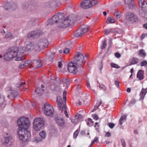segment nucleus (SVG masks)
I'll use <instances>...</instances> for the list:
<instances>
[{
    "mask_svg": "<svg viewBox=\"0 0 147 147\" xmlns=\"http://www.w3.org/2000/svg\"><path fill=\"white\" fill-rule=\"evenodd\" d=\"M42 111L47 116L52 117L54 115V109L50 105L45 104L43 108Z\"/></svg>",
    "mask_w": 147,
    "mask_h": 147,
    "instance_id": "obj_9",
    "label": "nucleus"
},
{
    "mask_svg": "<svg viewBox=\"0 0 147 147\" xmlns=\"http://www.w3.org/2000/svg\"><path fill=\"white\" fill-rule=\"evenodd\" d=\"M67 92L64 91L63 96H58L57 98V107L59 109V115L63 116L65 115L67 117H68V115L66 109L65 104L66 101Z\"/></svg>",
    "mask_w": 147,
    "mask_h": 147,
    "instance_id": "obj_3",
    "label": "nucleus"
},
{
    "mask_svg": "<svg viewBox=\"0 0 147 147\" xmlns=\"http://www.w3.org/2000/svg\"><path fill=\"white\" fill-rule=\"evenodd\" d=\"M62 62L61 61H59L58 62V66L60 68L61 66Z\"/></svg>",
    "mask_w": 147,
    "mask_h": 147,
    "instance_id": "obj_63",
    "label": "nucleus"
},
{
    "mask_svg": "<svg viewBox=\"0 0 147 147\" xmlns=\"http://www.w3.org/2000/svg\"><path fill=\"white\" fill-rule=\"evenodd\" d=\"M143 26L144 28L147 29V23L144 24Z\"/></svg>",
    "mask_w": 147,
    "mask_h": 147,
    "instance_id": "obj_64",
    "label": "nucleus"
},
{
    "mask_svg": "<svg viewBox=\"0 0 147 147\" xmlns=\"http://www.w3.org/2000/svg\"><path fill=\"white\" fill-rule=\"evenodd\" d=\"M139 54L142 57H145L146 55V53L143 49L139 50Z\"/></svg>",
    "mask_w": 147,
    "mask_h": 147,
    "instance_id": "obj_37",
    "label": "nucleus"
},
{
    "mask_svg": "<svg viewBox=\"0 0 147 147\" xmlns=\"http://www.w3.org/2000/svg\"><path fill=\"white\" fill-rule=\"evenodd\" d=\"M121 142L122 143V146L123 147H126L125 146V141L123 139L121 140Z\"/></svg>",
    "mask_w": 147,
    "mask_h": 147,
    "instance_id": "obj_55",
    "label": "nucleus"
},
{
    "mask_svg": "<svg viewBox=\"0 0 147 147\" xmlns=\"http://www.w3.org/2000/svg\"><path fill=\"white\" fill-rule=\"evenodd\" d=\"M48 44L47 40L45 38H42L38 39L35 43L36 49V50L40 49L47 47Z\"/></svg>",
    "mask_w": 147,
    "mask_h": 147,
    "instance_id": "obj_8",
    "label": "nucleus"
},
{
    "mask_svg": "<svg viewBox=\"0 0 147 147\" xmlns=\"http://www.w3.org/2000/svg\"><path fill=\"white\" fill-rule=\"evenodd\" d=\"M4 101V98H0V107H1Z\"/></svg>",
    "mask_w": 147,
    "mask_h": 147,
    "instance_id": "obj_54",
    "label": "nucleus"
},
{
    "mask_svg": "<svg viewBox=\"0 0 147 147\" xmlns=\"http://www.w3.org/2000/svg\"><path fill=\"white\" fill-rule=\"evenodd\" d=\"M48 44L47 40L45 38H42L38 39L35 43L36 49V50L40 49L47 47Z\"/></svg>",
    "mask_w": 147,
    "mask_h": 147,
    "instance_id": "obj_7",
    "label": "nucleus"
},
{
    "mask_svg": "<svg viewBox=\"0 0 147 147\" xmlns=\"http://www.w3.org/2000/svg\"><path fill=\"white\" fill-rule=\"evenodd\" d=\"M29 7L28 3L27 2H26L23 3L22 5V7L24 9H27Z\"/></svg>",
    "mask_w": 147,
    "mask_h": 147,
    "instance_id": "obj_41",
    "label": "nucleus"
},
{
    "mask_svg": "<svg viewBox=\"0 0 147 147\" xmlns=\"http://www.w3.org/2000/svg\"><path fill=\"white\" fill-rule=\"evenodd\" d=\"M88 29V27L87 25H82L77 30L75 35L77 37H79L87 32Z\"/></svg>",
    "mask_w": 147,
    "mask_h": 147,
    "instance_id": "obj_12",
    "label": "nucleus"
},
{
    "mask_svg": "<svg viewBox=\"0 0 147 147\" xmlns=\"http://www.w3.org/2000/svg\"><path fill=\"white\" fill-rule=\"evenodd\" d=\"M71 121L72 123H74V124H77L79 122L78 121L76 117L74 119H71Z\"/></svg>",
    "mask_w": 147,
    "mask_h": 147,
    "instance_id": "obj_45",
    "label": "nucleus"
},
{
    "mask_svg": "<svg viewBox=\"0 0 147 147\" xmlns=\"http://www.w3.org/2000/svg\"><path fill=\"white\" fill-rule=\"evenodd\" d=\"M106 46V42L105 40H104L102 41V49H104Z\"/></svg>",
    "mask_w": 147,
    "mask_h": 147,
    "instance_id": "obj_50",
    "label": "nucleus"
},
{
    "mask_svg": "<svg viewBox=\"0 0 147 147\" xmlns=\"http://www.w3.org/2000/svg\"><path fill=\"white\" fill-rule=\"evenodd\" d=\"M115 20L112 17H109L107 18L106 21L107 24L113 23H114Z\"/></svg>",
    "mask_w": 147,
    "mask_h": 147,
    "instance_id": "obj_32",
    "label": "nucleus"
},
{
    "mask_svg": "<svg viewBox=\"0 0 147 147\" xmlns=\"http://www.w3.org/2000/svg\"><path fill=\"white\" fill-rule=\"evenodd\" d=\"M60 88V87L59 86L56 87L55 88V90L56 91H59V90Z\"/></svg>",
    "mask_w": 147,
    "mask_h": 147,
    "instance_id": "obj_62",
    "label": "nucleus"
},
{
    "mask_svg": "<svg viewBox=\"0 0 147 147\" xmlns=\"http://www.w3.org/2000/svg\"><path fill=\"white\" fill-rule=\"evenodd\" d=\"M3 7L5 10H7L10 8V4L9 3H6L4 5Z\"/></svg>",
    "mask_w": 147,
    "mask_h": 147,
    "instance_id": "obj_34",
    "label": "nucleus"
},
{
    "mask_svg": "<svg viewBox=\"0 0 147 147\" xmlns=\"http://www.w3.org/2000/svg\"><path fill=\"white\" fill-rule=\"evenodd\" d=\"M104 32L105 34H109L111 33L110 29L105 30Z\"/></svg>",
    "mask_w": 147,
    "mask_h": 147,
    "instance_id": "obj_47",
    "label": "nucleus"
},
{
    "mask_svg": "<svg viewBox=\"0 0 147 147\" xmlns=\"http://www.w3.org/2000/svg\"><path fill=\"white\" fill-rule=\"evenodd\" d=\"M115 125V124L112 123H110L109 124V127L111 129H112L114 127Z\"/></svg>",
    "mask_w": 147,
    "mask_h": 147,
    "instance_id": "obj_56",
    "label": "nucleus"
},
{
    "mask_svg": "<svg viewBox=\"0 0 147 147\" xmlns=\"http://www.w3.org/2000/svg\"><path fill=\"white\" fill-rule=\"evenodd\" d=\"M74 17V16L71 15L65 19L63 20L62 19L58 24L59 27L61 28H64L72 25L75 22L76 19Z\"/></svg>",
    "mask_w": 147,
    "mask_h": 147,
    "instance_id": "obj_4",
    "label": "nucleus"
},
{
    "mask_svg": "<svg viewBox=\"0 0 147 147\" xmlns=\"http://www.w3.org/2000/svg\"><path fill=\"white\" fill-rule=\"evenodd\" d=\"M43 91V89H41L40 88H38L35 90V92H36L37 94H39L40 95H41L42 94Z\"/></svg>",
    "mask_w": 147,
    "mask_h": 147,
    "instance_id": "obj_31",
    "label": "nucleus"
},
{
    "mask_svg": "<svg viewBox=\"0 0 147 147\" xmlns=\"http://www.w3.org/2000/svg\"><path fill=\"white\" fill-rule=\"evenodd\" d=\"M80 65H78V64L75 63V62H73L72 61H71L68 64V70L70 72L74 74H76L78 71V68Z\"/></svg>",
    "mask_w": 147,
    "mask_h": 147,
    "instance_id": "obj_10",
    "label": "nucleus"
},
{
    "mask_svg": "<svg viewBox=\"0 0 147 147\" xmlns=\"http://www.w3.org/2000/svg\"><path fill=\"white\" fill-rule=\"evenodd\" d=\"M115 56L117 58H119L121 57V55L119 53H116L115 54Z\"/></svg>",
    "mask_w": 147,
    "mask_h": 147,
    "instance_id": "obj_59",
    "label": "nucleus"
},
{
    "mask_svg": "<svg viewBox=\"0 0 147 147\" xmlns=\"http://www.w3.org/2000/svg\"><path fill=\"white\" fill-rule=\"evenodd\" d=\"M30 121L27 118L24 117L19 119L17 124L19 127L17 133L20 140L24 142L28 141L31 136V134L27 129L30 126Z\"/></svg>",
    "mask_w": 147,
    "mask_h": 147,
    "instance_id": "obj_1",
    "label": "nucleus"
},
{
    "mask_svg": "<svg viewBox=\"0 0 147 147\" xmlns=\"http://www.w3.org/2000/svg\"><path fill=\"white\" fill-rule=\"evenodd\" d=\"M138 4L142 10H141L147 11V3L144 0H139Z\"/></svg>",
    "mask_w": 147,
    "mask_h": 147,
    "instance_id": "obj_18",
    "label": "nucleus"
},
{
    "mask_svg": "<svg viewBox=\"0 0 147 147\" xmlns=\"http://www.w3.org/2000/svg\"><path fill=\"white\" fill-rule=\"evenodd\" d=\"M23 52L21 48L19 50L18 47H14L8 50L4 55V58L7 61H10L15 58H16L15 60L17 61L24 60V57L21 56L20 54Z\"/></svg>",
    "mask_w": 147,
    "mask_h": 147,
    "instance_id": "obj_2",
    "label": "nucleus"
},
{
    "mask_svg": "<svg viewBox=\"0 0 147 147\" xmlns=\"http://www.w3.org/2000/svg\"><path fill=\"white\" fill-rule=\"evenodd\" d=\"M34 65L36 68H38L42 66V63H41V60L38 59L35 61Z\"/></svg>",
    "mask_w": 147,
    "mask_h": 147,
    "instance_id": "obj_24",
    "label": "nucleus"
},
{
    "mask_svg": "<svg viewBox=\"0 0 147 147\" xmlns=\"http://www.w3.org/2000/svg\"><path fill=\"white\" fill-rule=\"evenodd\" d=\"M125 16L126 19L132 23L138 21L137 16L134 13L132 12H129L126 13Z\"/></svg>",
    "mask_w": 147,
    "mask_h": 147,
    "instance_id": "obj_13",
    "label": "nucleus"
},
{
    "mask_svg": "<svg viewBox=\"0 0 147 147\" xmlns=\"http://www.w3.org/2000/svg\"><path fill=\"white\" fill-rule=\"evenodd\" d=\"M11 93L12 94L14 97H16L18 95V93L17 91L14 90L11 91Z\"/></svg>",
    "mask_w": 147,
    "mask_h": 147,
    "instance_id": "obj_43",
    "label": "nucleus"
},
{
    "mask_svg": "<svg viewBox=\"0 0 147 147\" xmlns=\"http://www.w3.org/2000/svg\"><path fill=\"white\" fill-rule=\"evenodd\" d=\"M19 50L21 48L23 52L20 53L21 56H22L23 53L25 51H32L33 50H36V49L35 43L31 41H28L26 42L25 45L24 47H18Z\"/></svg>",
    "mask_w": 147,
    "mask_h": 147,
    "instance_id": "obj_6",
    "label": "nucleus"
},
{
    "mask_svg": "<svg viewBox=\"0 0 147 147\" xmlns=\"http://www.w3.org/2000/svg\"><path fill=\"white\" fill-rule=\"evenodd\" d=\"M55 121L58 125L61 127H63L65 126V121L62 117L59 116L55 117Z\"/></svg>",
    "mask_w": 147,
    "mask_h": 147,
    "instance_id": "obj_15",
    "label": "nucleus"
},
{
    "mask_svg": "<svg viewBox=\"0 0 147 147\" xmlns=\"http://www.w3.org/2000/svg\"><path fill=\"white\" fill-rule=\"evenodd\" d=\"M78 134V131L77 130H76L75 131L73 135V138H76Z\"/></svg>",
    "mask_w": 147,
    "mask_h": 147,
    "instance_id": "obj_49",
    "label": "nucleus"
},
{
    "mask_svg": "<svg viewBox=\"0 0 147 147\" xmlns=\"http://www.w3.org/2000/svg\"><path fill=\"white\" fill-rule=\"evenodd\" d=\"M12 137L10 132H6L4 135L3 138L2 140V142L4 145H7L11 140Z\"/></svg>",
    "mask_w": 147,
    "mask_h": 147,
    "instance_id": "obj_14",
    "label": "nucleus"
},
{
    "mask_svg": "<svg viewBox=\"0 0 147 147\" xmlns=\"http://www.w3.org/2000/svg\"><path fill=\"white\" fill-rule=\"evenodd\" d=\"M88 122L87 123V125H89L90 124L91 121H92V119L90 118H88Z\"/></svg>",
    "mask_w": 147,
    "mask_h": 147,
    "instance_id": "obj_60",
    "label": "nucleus"
},
{
    "mask_svg": "<svg viewBox=\"0 0 147 147\" xmlns=\"http://www.w3.org/2000/svg\"><path fill=\"white\" fill-rule=\"evenodd\" d=\"M99 86L100 88H101V89H105V86L103 84H101V85H99Z\"/></svg>",
    "mask_w": 147,
    "mask_h": 147,
    "instance_id": "obj_61",
    "label": "nucleus"
},
{
    "mask_svg": "<svg viewBox=\"0 0 147 147\" xmlns=\"http://www.w3.org/2000/svg\"><path fill=\"white\" fill-rule=\"evenodd\" d=\"M69 51L70 50L69 49L67 48H65L63 52L64 53L67 54L69 53Z\"/></svg>",
    "mask_w": 147,
    "mask_h": 147,
    "instance_id": "obj_52",
    "label": "nucleus"
},
{
    "mask_svg": "<svg viewBox=\"0 0 147 147\" xmlns=\"http://www.w3.org/2000/svg\"><path fill=\"white\" fill-rule=\"evenodd\" d=\"M102 102L101 100H100L97 102L96 103V105L94 107V108L93 109L92 111H96L97 109H98V108L100 106L101 103H102Z\"/></svg>",
    "mask_w": 147,
    "mask_h": 147,
    "instance_id": "obj_29",
    "label": "nucleus"
},
{
    "mask_svg": "<svg viewBox=\"0 0 147 147\" xmlns=\"http://www.w3.org/2000/svg\"><path fill=\"white\" fill-rule=\"evenodd\" d=\"M98 138L96 137L94 138V140L91 142V144H93L95 142H98Z\"/></svg>",
    "mask_w": 147,
    "mask_h": 147,
    "instance_id": "obj_51",
    "label": "nucleus"
},
{
    "mask_svg": "<svg viewBox=\"0 0 147 147\" xmlns=\"http://www.w3.org/2000/svg\"><path fill=\"white\" fill-rule=\"evenodd\" d=\"M55 56V53H51L48 56V59L49 61L51 62L53 60V59Z\"/></svg>",
    "mask_w": 147,
    "mask_h": 147,
    "instance_id": "obj_33",
    "label": "nucleus"
},
{
    "mask_svg": "<svg viewBox=\"0 0 147 147\" xmlns=\"http://www.w3.org/2000/svg\"><path fill=\"white\" fill-rule=\"evenodd\" d=\"M64 14L62 13H57L54 15L52 18L54 22L56 23H57L59 21V22L62 19L64 18Z\"/></svg>",
    "mask_w": 147,
    "mask_h": 147,
    "instance_id": "obj_17",
    "label": "nucleus"
},
{
    "mask_svg": "<svg viewBox=\"0 0 147 147\" xmlns=\"http://www.w3.org/2000/svg\"><path fill=\"white\" fill-rule=\"evenodd\" d=\"M15 36L13 34L10 32H8L6 34L5 38L8 40H11L13 39Z\"/></svg>",
    "mask_w": 147,
    "mask_h": 147,
    "instance_id": "obj_21",
    "label": "nucleus"
},
{
    "mask_svg": "<svg viewBox=\"0 0 147 147\" xmlns=\"http://www.w3.org/2000/svg\"><path fill=\"white\" fill-rule=\"evenodd\" d=\"M28 63L26 61H22L19 65V67L22 69L28 65Z\"/></svg>",
    "mask_w": 147,
    "mask_h": 147,
    "instance_id": "obj_25",
    "label": "nucleus"
},
{
    "mask_svg": "<svg viewBox=\"0 0 147 147\" xmlns=\"http://www.w3.org/2000/svg\"><path fill=\"white\" fill-rule=\"evenodd\" d=\"M111 67H112L117 68H119L120 67V66H119L118 65H117L113 63H111Z\"/></svg>",
    "mask_w": 147,
    "mask_h": 147,
    "instance_id": "obj_44",
    "label": "nucleus"
},
{
    "mask_svg": "<svg viewBox=\"0 0 147 147\" xmlns=\"http://www.w3.org/2000/svg\"><path fill=\"white\" fill-rule=\"evenodd\" d=\"M42 34V32L41 30H36L28 33L27 35V37L28 38L32 39L33 38L36 37L37 35H40Z\"/></svg>",
    "mask_w": 147,
    "mask_h": 147,
    "instance_id": "obj_16",
    "label": "nucleus"
},
{
    "mask_svg": "<svg viewBox=\"0 0 147 147\" xmlns=\"http://www.w3.org/2000/svg\"><path fill=\"white\" fill-rule=\"evenodd\" d=\"M90 0H85L82 1L81 4V7L84 9H86L91 7Z\"/></svg>",
    "mask_w": 147,
    "mask_h": 147,
    "instance_id": "obj_19",
    "label": "nucleus"
},
{
    "mask_svg": "<svg viewBox=\"0 0 147 147\" xmlns=\"http://www.w3.org/2000/svg\"><path fill=\"white\" fill-rule=\"evenodd\" d=\"M126 118V116L125 115H122L121 117L119 123L120 125H122L123 123L125 121Z\"/></svg>",
    "mask_w": 147,
    "mask_h": 147,
    "instance_id": "obj_30",
    "label": "nucleus"
},
{
    "mask_svg": "<svg viewBox=\"0 0 147 147\" xmlns=\"http://www.w3.org/2000/svg\"><path fill=\"white\" fill-rule=\"evenodd\" d=\"M48 23L50 25L53 24L55 23L54 22V21L53 20H52V18L49 19V20H48Z\"/></svg>",
    "mask_w": 147,
    "mask_h": 147,
    "instance_id": "obj_46",
    "label": "nucleus"
},
{
    "mask_svg": "<svg viewBox=\"0 0 147 147\" xmlns=\"http://www.w3.org/2000/svg\"><path fill=\"white\" fill-rule=\"evenodd\" d=\"M141 66H144L147 64V62L146 60H143L140 63Z\"/></svg>",
    "mask_w": 147,
    "mask_h": 147,
    "instance_id": "obj_48",
    "label": "nucleus"
},
{
    "mask_svg": "<svg viewBox=\"0 0 147 147\" xmlns=\"http://www.w3.org/2000/svg\"><path fill=\"white\" fill-rule=\"evenodd\" d=\"M5 33V32L3 29L0 28V35H3Z\"/></svg>",
    "mask_w": 147,
    "mask_h": 147,
    "instance_id": "obj_57",
    "label": "nucleus"
},
{
    "mask_svg": "<svg viewBox=\"0 0 147 147\" xmlns=\"http://www.w3.org/2000/svg\"><path fill=\"white\" fill-rule=\"evenodd\" d=\"M134 0H125V3L129 6L132 4V2Z\"/></svg>",
    "mask_w": 147,
    "mask_h": 147,
    "instance_id": "obj_38",
    "label": "nucleus"
},
{
    "mask_svg": "<svg viewBox=\"0 0 147 147\" xmlns=\"http://www.w3.org/2000/svg\"><path fill=\"white\" fill-rule=\"evenodd\" d=\"M115 84L117 87H119V82L118 81L116 80L115 82Z\"/></svg>",
    "mask_w": 147,
    "mask_h": 147,
    "instance_id": "obj_58",
    "label": "nucleus"
},
{
    "mask_svg": "<svg viewBox=\"0 0 147 147\" xmlns=\"http://www.w3.org/2000/svg\"><path fill=\"white\" fill-rule=\"evenodd\" d=\"M74 60L75 63L81 65L84 61V56L81 53L77 52L74 57Z\"/></svg>",
    "mask_w": 147,
    "mask_h": 147,
    "instance_id": "obj_11",
    "label": "nucleus"
},
{
    "mask_svg": "<svg viewBox=\"0 0 147 147\" xmlns=\"http://www.w3.org/2000/svg\"><path fill=\"white\" fill-rule=\"evenodd\" d=\"M146 11L144 10H140V14L142 17L147 19V12H146Z\"/></svg>",
    "mask_w": 147,
    "mask_h": 147,
    "instance_id": "obj_26",
    "label": "nucleus"
},
{
    "mask_svg": "<svg viewBox=\"0 0 147 147\" xmlns=\"http://www.w3.org/2000/svg\"><path fill=\"white\" fill-rule=\"evenodd\" d=\"M146 89H142L140 93V99L143 100L146 94Z\"/></svg>",
    "mask_w": 147,
    "mask_h": 147,
    "instance_id": "obj_23",
    "label": "nucleus"
},
{
    "mask_svg": "<svg viewBox=\"0 0 147 147\" xmlns=\"http://www.w3.org/2000/svg\"><path fill=\"white\" fill-rule=\"evenodd\" d=\"M75 117L77 119L78 121L79 122L80 121V120L82 119L83 117V116L80 114H78L76 115Z\"/></svg>",
    "mask_w": 147,
    "mask_h": 147,
    "instance_id": "obj_40",
    "label": "nucleus"
},
{
    "mask_svg": "<svg viewBox=\"0 0 147 147\" xmlns=\"http://www.w3.org/2000/svg\"><path fill=\"white\" fill-rule=\"evenodd\" d=\"M114 16L117 18H119L120 17V12H116L114 13Z\"/></svg>",
    "mask_w": 147,
    "mask_h": 147,
    "instance_id": "obj_42",
    "label": "nucleus"
},
{
    "mask_svg": "<svg viewBox=\"0 0 147 147\" xmlns=\"http://www.w3.org/2000/svg\"><path fill=\"white\" fill-rule=\"evenodd\" d=\"M69 80L67 78H63L62 79V84L65 86H67Z\"/></svg>",
    "mask_w": 147,
    "mask_h": 147,
    "instance_id": "obj_28",
    "label": "nucleus"
},
{
    "mask_svg": "<svg viewBox=\"0 0 147 147\" xmlns=\"http://www.w3.org/2000/svg\"><path fill=\"white\" fill-rule=\"evenodd\" d=\"M44 124V121L42 118H36L34 119L33 123V128L35 131H39L43 128Z\"/></svg>",
    "mask_w": 147,
    "mask_h": 147,
    "instance_id": "obj_5",
    "label": "nucleus"
},
{
    "mask_svg": "<svg viewBox=\"0 0 147 147\" xmlns=\"http://www.w3.org/2000/svg\"><path fill=\"white\" fill-rule=\"evenodd\" d=\"M137 77L139 80H142L144 78V72L142 70H140L138 72Z\"/></svg>",
    "mask_w": 147,
    "mask_h": 147,
    "instance_id": "obj_20",
    "label": "nucleus"
},
{
    "mask_svg": "<svg viewBox=\"0 0 147 147\" xmlns=\"http://www.w3.org/2000/svg\"><path fill=\"white\" fill-rule=\"evenodd\" d=\"M42 138H40L36 137L34 138L33 141L36 143H38L39 142L42 141Z\"/></svg>",
    "mask_w": 147,
    "mask_h": 147,
    "instance_id": "obj_36",
    "label": "nucleus"
},
{
    "mask_svg": "<svg viewBox=\"0 0 147 147\" xmlns=\"http://www.w3.org/2000/svg\"><path fill=\"white\" fill-rule=\"evenodd\" d=\"M92 117L94 119L97 120L98 119V117L96 114H94L92 115Z\"/></svg>",
    "mask_w": 147,
    "mask_h": 147,
    "instance_id": "obj_53",
    "label": "nucleus"
},
{
    "mask_svg": "<svg viewBox=\"0 0 147 147\" xmlns=\"http://www.w3.org/2000/svg\"><path fill=\"white\" fill-rule=\"evenodd\" d=\"M111 33H115L121 34L122 32L121 29L119 28L110 29Z\"/></svg>",
    "mask_w": 147,
    "mask_h": 147,
    "instance_id": "obj_22",
    "label": "nucleus"
},
{
    "mask_svg": "<svg viewBox=\"0 0 147 147\" xmlns=\"http://www.w3.org/2000/svg\"><path fill=\"white\" fill-rule=\"evenodd\" d=\"M90 5H91V7L94 5L97 4L98 2L97 0H90Z\"/></svg>",
    "mask_w": 147,
    "mask_h": 147,
    "instance_id": "obj_39",
    "label": "nucleus"
},
{
    "mask_svg": "<svg viewBox=\"0 0 147 147\" xmlns=\"http://www.w3.org/2000/svg\"><path fill=\"white\" fill-rule=\"evenodd\" d=\"M130 61L131 64L134 65L136 64L138 62V59L137 58H133Z\"/></svg>",
    "mask_w": 147,
    "mask_h": 147,
    "instance_id": "obj_35",
    "label": "nucleus"
},
{
    "mask_svg": "<svg viewBox=\"0 0 147 147\" xmlns=\"http://www.w3.org/2000/svg\"><path fill=\"white\" fill-rule=\"evenodd\" d=\"M39 135L40 137V138H42V140L44 139L46 137V133L44 131H42L40 132Z\"/></svg>",
    "mask_w": 147,
    "mask_h": 147,
    "instance_id": "obj_27",
    "label": "nucleus"
}]
</instances>
